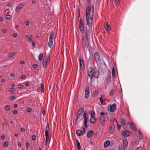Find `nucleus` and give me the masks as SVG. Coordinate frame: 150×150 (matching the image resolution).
Instances as JSON below:
<instances>
[{
  "label": "nucleus",
  "mask_w": 150,
  "mask_h": 150,
  "mask_svg": "<svg viewBox=\"0 0 150 150\" xmlns=\"http://www.w3.org/2000/svg\"><path fill=\"white\" fill-rule=\"evenodd\" d=\"M115 89H113L111 90V92L110 93V95L111 96H112L115 93Z\"/></svg>",
  "instance_id": "nucleus-34"
},
{
  "label": "nucleus",
  "mask_w": 150,
  "mask_h": 150,
  "mask_svg": "<svg viewBox=\"0 0 150 150\" xmlns=\"http://www.w3.org/2000/svg\"><path fill=\"white\" fill-rule=\"evenodd\" d=\"M76 134L78 136H81L82 134V131L79 129H78L76 131Z\"/></svg>",
  "instance_id": "nucleus-29"
},
{
  "label": "nucleus",
  "mask_w": 150,
  "mask_h": 150,
  "mask_svg": "<svg viewBox=\"0 0 150 150\" xmlns=\"http://www.w3.org/2000/svg\"><path fill=\"white\" fill-rule=\"evenodd\" d=\"M25 24L27 25H29V23H29V22L28 21H27L25 22Z\"/></svg>",
  "instance_id": "nucleus-60"
},
{
  "label": "nucleus",
  "mask_w": 150,
  "mask_h": 150,
  "mask_svg": "<svg viewBox=\"0 0 150 150\" xmlns=\"http://www.w3.org/2000/svg\"><path fill=\"white\" fill-rule=\"evenodd\" d=\"M53 44L52 40H49V42L48 43V45L49 47L51 46Z\"/></svg>",
  "instance_id": "nucleus-32"
},
{
  "label": "nucleus",
  "mask_w": 150,
  "mask_h": 150,
  "mask_svg": "<svg viewBox=\"0 0 150 150\" xmlns=\"http://www.w3.org/2000/svg\"><path fill=\"white\" fill-rule=\"evenodd\" d=\"M128 145V142L127 139L126 138H125L123 140V147L125 146L127 147Z\"/></svg>",
  "instance_id": "nucleus-21"
},
{
  "label": "nucleus",
  "mask_w": 150,
  "mask_h": 150,
  "mask_svg": "<svg viewBox=\"0 0 150 150\" xmlns=\"http://www.w3.org/2000/svg\"><path fill=\"white\" fill-rule=\"evenodd\" d=\"M15 55V52H12L11 53L9 54L8 57H12Z\"/></svg>",
  "instance_id": "nucleus-38"
},
{
  "label": "nucleus",
  "mask_w": 150,
  "mask_h": 150,
  "mask_svg": "<svg viewBox=\"0 0 150 150\" xmlns=\"http://www.w3.org/2000/svg\"><path fill=\"white\" fill-rule=\"evenodd\" d=\"M40 91L41 92H44L45 91V89L44 88V86L42 83L40 85Z\"/></svg>",
  "instance_id": "nucleus-36"
},
{
  "label": "nucleus",
  "mask_w": 150,
  "mask_h": 150,
  "mask_svg": "<svg viewBox=\"0 0 150 150\" xmlns=\"http://www.w3.org/2000/svg\"><path fill=\"white\" fill-rule=\"evenodd\" d=\"M6 14H9L10 13V10L9 9H6L5 11Z\"/></svg>",
  "instance_id": "nucleus-45"
},
{
  "label": "nucleus",
  "mask_w": 150,
  "mask_h": 150,
  "mask_svg": "<svg viewBox=\"0 0 150 150\" xmlns=\"http://www.w3.org/2000/svg\"><path fill=\"white\" fill-rule=\"evenodd\" d=\"M83 116L84 119L83 122H87V118L86 117V111L84 112Z\"/></svg>",
  "instance_id": "nucleus-18"
},
{
  "label": "nucleus",
  "mask_w": 150,
  "mask_h": 150,
  "mask_svg": "<svg viewBox=\"0 0 150 150\" xmlns=\"http://www.w3.org/2000/svg\"><path fill=\"white\" fill-rule=\"evenodd\" d=\"M119 150H125L124 147H122V146L119 147L118 148Z\"/></svg>",
  "instance_id": "nucleus-51"
},
{
  "label": "nucleus",
  "mask_w": 150,
  "mask_h": 150,
  "mask_svg": "<svg viewBox=\"0 0 150 150\" xmlns=\"http://www.w3.org/2000/svg\"><path fill=\"white\" fill-rule=\"evenodd\" d=\"M33 37L31 35L30 36V37L28 38V41H31L32 40Z\"/></svg>",
  "instance_id": "nucleus-53"
},
{
  "label": "nucleus",
  "mask_w": 150,
  "mask_h": 150,
  "mask_svg": "<svg viewBox=\"0 0 150 150\" xmlns=\"http://www.w3.org/2000/svg\"><path fill=\"white\" fill-rule=\"evenodd\" d=\"M27 111L29 112H31L32 111V109L30 108H28L27 109Z\"/></svg>",
  "instance_id": "nucleus-50"
},
{
  "label": "nucleus",
  "mask_w": 150,
  "mask_h": 150,
  "mask_svg": "<svg viewBox=\"0 0 150 150\" xmlns=\"http://www.w3.org/2000/svg\"><path fill=\"white\" fill-rule=\"evenodd\" d=\"M127 121L124 118H121L120 119V122L121 124H123V125H125Z\"/></svg>",
  "instance_id": "nucleus-24"
},
{
  "label": "nucleus",
  "mask_w": 150,
  "mask_h": 150,
  "mask_svg": "<svg viewBox=\"0 0 150 150\" xmlns=\"http://www.w3.org/2000/svg\"><path fill=\"white\" fill-rule=\"evenodd\" d=\"M92 28H86V31L84 33V37L85 39L88 40L91 33V32Z\"/></svg>",
  "instance_id": "nucleus-5"
},
{
  "label": "nucleus",
  "mask_w": 150,
  "mask_h": 150,
  "mask_svg": "<svg viewBox=\"0 0 150 150\" xmlns=\"http://www.w3.org/2000/svg\"><path fill=\"white\" fill-rule=\"evenodd\" d=\"M80 66L81 70H83L84 68L83 64L81 65V64H80Z\"/></svg>",
  "instance_id": "nucleus-44"
},
{
  "label": "nucleus",
  "mask_w": 150,
  "mask_h": 150,
  "mask_svg": "<svg viewBox=\"0 0 150 150\" xmlns=\"http://www.w3.org/2000/svg\"><path fill=\"white\" fill-rule=\"evenodd\" d=\"M112 75L113 78L114 79L116 78V76L115 72V69L114 67H113L112 70Z\"/></svg>",
  "instance_id": "nucleus-20"
},
{
  "label": "nucleus",
  "mask_w": 150,
  "mask_h": 150,
  "mask_svg": "<svg viewBox=\"0 0 150 150\" xmlns=\"http://www.w3.org/2000/svg\"><path fill=\"white\" fill-rule=\"evenodd\" d=\"M89 112L92 118L94 117L95 114V112L91 110L89 111Z\"/></svg>",
  "instance_id": "nucleus-31"
},
{
  "label": "nucleus",
  "mask_w": 150,
  "mask_h": 150,
  "mask_svg": "<svg viewBox=\"0 0 150 150\" xmlns=\"http://www.w3.org/2000/svg\"><path fill=\"white\" fill-rule=\"evenodd\" d=\"M128 124L130 125L131 128L134 131H135L137 130V129L135 125L133 123H131L130 122H128Z\"/></svg>",
  "instance_id": "nucleus-16"
},
{
  "label": "nucleus",
  "mask_w": 150,
  "mask_h": 150,
  "mask_svg": "<svg viewBox=\"0 0 150 150\" xmlns=\"http://www.w3.org/2000/svg\"><path fill=\"white\" fill-rule=\"evenodd\" d=\"M76 119L75 120V124L76 125L77 124V122H78V120L80 118V115H79L77 114H76Z\"/></svg>",
  "instance_id": "nucleus-28"
},
{
  "label": "nucleus",
  "mask_w": 150,
  "mask_h": 150,
  "mask_svg": "<svg viewBox=\"0 0 150 150\" xmlns=\"http://www.w3.org/2000/svg\"><path fill=\"white\" fill-rule=\"evenodd\" d=\"M116 106V104L115 103H113L112 105H110V111L111 112H114Z\"/></svg>",
  "instance_id": "nucleus-17"
},
{
  "label": "nucleus",
  "mask_w": 150,
  "mask_h": 150,
  "mask_svg": "<svg viewBox=\"0 0 150 150\" xmlns=\"http://www.w3.org/2000/svg\"><path fill=\"white\" fill-rule=\"evenodd\" d=\"M90 122L91 123L94 124L96 121V120L95 117H94L93 118L91 117L90 119Z\"/></svg>",
  "instance_id": "nucleus-22"
},
{
  "label": "nucleus",
  "mask_w": 150,
  "mask_h": 150,
  "mask_svg": "<svg viewBox=\"0 0 150 150\" xmlns=\"http://www.w3.org/2000/svg\"><path fill=\"white\" fill-rule=\"evenodd\" d=\"M88 3L91 5V6L87 7L86 9V18L87 28H92L93 16L94 12V6L95 1L94 0H87Z\"/></svg>",
  "instance_id": "nucleus-1"
},
{
  "label": "nucleus",
  "mask_w": 150,
  "mask_h": 150,
  "mask_svg": "<svg viewBox=\"0 0 150 150\" xmlns=\"http://www.w3.org/2000/svg\"><path fill=\"white\" fill-rule=\"evenodd\" d=\"M76 146H77V149L78 150H81V147L80 146V143L78 139H77L76 140Z\"/></svg>",
  "instance_id": "nucleus-23"
},
{
  "label": "nucleus",
  "mask_w": 150,
  "mask_h": 150,
  "mask_svg": "<svg viewBox=\"0 0 150 150\" xmlns=\"http://www.w3.org/2000/svg\"><path fill=\"white\" fill-rule=\"evenodd\" d=\"M43 53L40 54L39 56L38 60L40 61H41L42 60V58L43 57Z\"/></svg>",
  "instance_id": "nucleus-33"
},
{
  "label": "nucleus",
  "mask_w": 150,
  "mask_h": 150,
  "mask_svg": "<svg viewBox=\"0 0 150 150\" xmlns=\"http://www.w3.org/2000/svg\"><path fill=\"white\" fill-rule=\"evenodd\" d=\"M85 98L86 99L88 98L90 94L89 88V86L86 87V89L85 90Z\"/></svg>",
  "instance_id": "nucleus-9"
},
{
  "label": "nucleus",
  "mask_w": 150,
  "mask_h": 150,
  "mask_svg": "<svg viewBox=\"0 0 150 150\" xmlns=\"http://www.w3.org/2000/svg\"><path fill=\"white\" fill-rule=\"evenodd\" d=\"M25 4V3L24 2H22L18 4L15 10L16 12V13L18 12L19 9L23 7Z\"/></svg>",
  "instance_id": "nucleus-8"
},
{
  "label": "nucleus",
  "mask_w": 150,
  "mask_h": 150,
  "mask_svg": "<svg viewBox=\"0 0 150 150\" xmlns=\"http://www.w3.org/2000/svg\"><path fill=\"white\" fill-rule=\"evenodd\" d=\"M32 46H33V47H35V43L34 42H32Z\"/></svg>",
  "instance_id": "nucleus-62"
},
{
  "label": "nucleus",
  "mask_w": 150,
  "mask_h": 150,
  "mask_svg": "<svg viewBox=\"0 0 150 150\" xmlns=\"http://www.w3.org/2000/svg\"><path fill=\"white\" fill-rule=\"evenodd\" d=\"M94 134V131L92 130H90L87 132L86 135L88 138H90L92 137Z\"/></svg>",
  "instance_id": "nucleus-14"
},
{
  "label": "nucleus",
  "mask_w": 150,
  "mask_h": 150,
  "mask_svg": "<svg viewBox=\"0 0 150 150\" xmlns=\"http://www.w3.org/2000/svg\"><path fill=\"white\" fill-rule=\"evenodd\" d=\"M81 46L83 51H85L86 48H88L89 47V43L88 40L85 39L84 36L82 35V36Z\"/></svg>",
  "instance_id": "nucleus-3"
},
{
  "label": "nucleus",
  "mask_w": 150,
  "mask_h": 150,
  "mask_svg": "<svg viewBox=\"0 0 150 150\" xmlns=\"http://www.w3.org/2000/svg\"><path fill=\"white\" fill-rule=\"evenodd\" d=\"M100 115H101V116H102L105 115V113L103 112H102L100 113Z\"/></svg>",
  "instance_id": "nucleus-57"
},
{
  "label": "nucleus",
  "mask_w": 150,
  "mask_h": 150,
  "mask_svg": "<svg viewBox=\"0 0 150 150\" xmlns=\"http://www.w3.org/2000/svg\"><path fill=\"white\" fill-rule=\"evenodd\" d=\"M50 132V128L49 127L48 124H47V126L46 127L45 131V137H47V135H48L49 134Z\"/></svg>",
  "instance_id": "nucleus-15"
},
{
  "label": "nucleus",
  "mask_w": 150,
  "mask_h": 150,
  "mask_svg": "<svg viewBox=\"0 0 150 150\" xmlns=\"http://www.w3.org/2000/svg\"><path fill=\"white\" fill-rule=\"evenodd\" d=\"M10 108V106L9 105H7L5 106V110L6 111L9 110Z\"/></svg>",
  "instance_id": "nucleus-37"
},
{
  "label": "nucleus",
  "mask_w": 150,
  "mask_h": 150,
  "mask_svg": "<svg viewBox=\"0 0 150 150\" xmlns=\"http://www.w3.org/2000/svg\"><path fill=\"white\" fill-rule=\"evenodd\" d=\"M18 88L20 89H22L23 88V86L21 85H19L18 86Z\"/></svg>",
  "instance_id": "nucleus-52"
},
{
  "label": "nucleus",
  "mask_w": 150,
  "mask_h": 150,
  "mask_svg": "<svg viewBox=\"0 0 150 150\" xmlns=\"http://www.w3.org/2000/svg\"><path fill=\"white\" fill-rule=\"evenodd\" d=\"M132 134V133L130 131L125 130L122 132L121 135L122 136L127 137L130 135Z\"/></svg>",
  "instance_id": "nucleus-7"
},
{
  "label": "nucleus",
  "mask_w": 150,
  "mask_h": 150,
  "mask_svg": "<svg viewBox=\"0 0 150 150\" xmlns=\"http://www.w3.org/2000/svg\"><path fill=\"white\" fill-rule=\"evenodd\" d=\"M50 57L49 56H45L42 61V66L44 68H47L50 62Z\"/></svg>",
  "instance_id": "nucleus-4"
},
{
  "label": "nucleus",
  "mask_w": 150,
  "mask_h": 150,
  "mask_svg": "<svg viewBox=\"0 0 150 150\" xmlns=\"http://www.w3.org/2000/svg\"><path fill=\"white\" fill-rule=\"evenodd\" d=\"M84 108H82L79 109L77 112L76 114H77L79 115H81L82 113L84 112Z\"/></svg>",
  "instance_id": "nucleus-19"
},
{
  "label": "nucleus",
  "mask_w": 150,
  "mask_h": 150,
  "mask_svg": "<svg viewBox=\"0 0 150 150\" xmlns=\"http://www.w3.org/2000/svg\"><path fill=\"white\" fill-rule=\"evenodd\" d=\"M95 60L96 62H99L100 60V55L98 52H96L94 54Z\"/></svg>",
  "instance_id": "nucleus-10"
},
{
  "label": "nucleus",
  "mask_w": 150,
  "mask_h": 150,
  "mask_svg": "<svg viewBox=\"0 0 150 150\" xmlns=\"http://www.w3.org/2000/svg\"><path fill=\"white\" fill-rule=\"evenodd\" d=\"M26 77V76L25 75H22L21 76V78L22 79H25Z\"/></svg>",
  "instance_id": "nucleus-54"
},
{
  "label": "nucleus",
  "mask_w": 150,
  "mask_h": 150,
  "mask_svg": "<svg viewBox=\"0 0 150 150\" xmlns=\"http://www.w3.org/2000/svg\"><path fill=\"white\" fill-rule=\"evenodd\" d=\"M26 149L28 150L29 148V147L30 145V144L28 142V141H27L26 142Z\"/></svg>",
  "instance_id": "nucleus-40"
},
{
  "label": "nucleus",
  "mask_w": 150,
  "mask_h": 150,
  "mask_svg": "<svg viewBox=\"0 0 150 150\" xmlns=\"http://www.w3.org/2000/svg\"><path fill=\"white\" fill-rule=\"evenodd\" d=\"M117 129L120 130L121 129V126L120 125H118V126H117Z\"/></svg>",
  "instance_id": "nucleus-59"
},
{
  "label": "nucleus",
  "mask_w": 150,
  "mask_h": 150,
  "mask_svg": "<svg viewBox=\"0 0 150 150\" xmlns=\"http://www.w3.org/2000/svg\"><path fill=\"white\" fill-rule=\"evenodd\" d=\"M85 128L83 127V131H82V134L83 133H85L86 132V131L85 129Z\"/></svg>",
  "instance_id": "nucleus-56"
},
{
  "label": "nucleus",
  "mask_w": 150,
  "mask_h": 150,
  "mask_svg": "<svg viewBox=\"0 0 150 150\" xmlns=\"http://www.w3.org/2000/svg\"><path fill=\"white\" fill-rule=\"evenodd\" d=\"M13 113L14 114H16L17 113V111L16 110H14L13 111Z\"/></svg>",
  "instance_id": "nucleus-63"
},
{
  "label": "nucleus",
  "mask_w": 150,
  "mask_h": 150,
  "mask_svg": "<svg viewBox=\"0 0 150 150\" xmlns=\"http://www.w3.org/2000/svg\"><path fill=\"white\" fill-rule=\"evenodd\" d=\"M5 18L7 20L9 19L10 18V15H6Z\"/></svg>",
  "instance_id": "nucleus-49"
},
{
  "label": "nucleus",
  "mask_w": 150,
  "mask_h": 150,
  "mask_svg": "<svg viewBox=\"0 0 150 150\" xmlns=\"http://www.w3.org/2000/svg\"><path fill=\"white\" fill-rule=\"evenodd\" d=\"M15 89L13 88V87H12L9 89L11 91H13L15 90Z\"/></svg>",
  "instance_id": "nucleus-58"
},
{
  "label": "nucleus",
  "mask_w": 150,
  "mask_h": 150,
  "mask_svg": "<svg viewBox=\"0 0 150 150\" xmlns=\"http://www.w3.org/2000/svg\"><path fill=\"white\" fill-rule=\"evenodd\" d=\"M115 127L114 124L110 125L109 127V132L110 134H113L114 132Z\"/></svg>",
  "instance_id": "nucleus-12"
},
{
  "label": "nucleus",
  "mask_w": 150,
  "mask_h": 150,
  "mask_svg": "<svg viewBox=\"0 0 150 150\" xmlns=\"http://www.w3.org/2000/svg\"><path fill=\"white\" fill-rule=\"evenodd\" d=\"M135 150H142V149L141 147H139L136 148Z\"/></svg>",
  "instance_id": "nucleus-64"
},
{
  "label": "nucleus",
  "mask_w": 150,
  "mask_h": 150,
  "mask_svg": "<svg viewBox=\"0 0 150 150\" xmlns=\"http://www.w3.org/2000/svg\"><path fill=\"white\" fill-rule=\"evenodd\" d=\"M46 137V140L47 141H49V142H50V139L51 138V137H50V136H49V135H47V137Z\"/></svg>",
  "instance_id": "nucleus-39"
},
{
  "label": "nucleus",
  "mask_w": 150,
  "mask_h": 150,
  "mask_svg": "<svg viewBox=\"0 0 150 150\" xmlns=\"http://www.w3.org/2000/svg\"><path fill=\"white\" fill-rule=\"evenodd\" d=\"M87 74L90 78V83H91L94 81L93 78L94 77L98 78L99 76V71L98 70H97L95 67H89L87 69Z\"/></svg>",
  "instance_id": "nucleus-2"
},
{
  "label": "nucleus",
  "mask_w": 150,
  "mask_h": 150,
  "mask_svg": "<svg viewBox=\"0 0 150 150\" xmlns=\"http://www.w3.org/2000/svg\"><path fill=\"white\" fill-rule=\"evenodd\" d=\"M79 61L80 62V64H81V65L83 64V61L82 59L80 58H79Z\"/></svg>",
  "instance_id": "nucleus-42"
},
{
  "label": "nucleus",
  "mask_w": 150,
  "mask_h": 150,
  "mask_svg": "<svg viewBox=\"0 0 150 150\" xmlns=\"http://www.w3.org/2000/svg\"><path fill=\"white\" fill-rule=\"evenodd\" d=\"M99 121L100 123L102 125H104V122L105 121V120L104 119H102L101 118L99 119Z\"/></svg>",
  "instance_id": "nucleus-35"
},
{
  "label": "nucleus",
  "mask_w": 150,
  "mask_h": 150,
  "mask_svg": "<svg viewBox=\"0 0 150 150\" xmlns=\"http://www.w3.org/2000/svg\"><path fill=\"white\" fill-rule=\"evenodd\" d=\"M93 56H91L90 55V56L89 58H88V59L87 60L88 63H92L93 62Z\"/></svg>",
  "instance_id": "nucleus-27"
},
{
  "label": "nucleus",
  "mask_w": 150,
  "mask_h": 150,
  "mask_svg": "<svg viewBox=\"0 0 150 150\" xmlns=\"http://www.w3.org/2000/svg\"><path fill=\"white\" fill-rule=\"evenodd\" d=\"M110 142L109 140H107L105 142L104 144V148H106L110 144Z\"/></svg>",
  "instance_id": "nucleus-26"
},
{
  "label": "nucleus",
  "mask_w": 150,
  "mask_h": 150,
  "mask_svg": "<svg viewBox=\"0 0 150 150\" xmlns=\"http://www.w3.org/2000/svg\"><path fill=\"white\" fill-rule=\"evenodd\" d=\"M138 132H139V134L138 135V136L139 137V139H141V137H142V135L141 132L140 130H139L138 131Z\"/></svg>",
  "instance_id": "nucleus-41"
},
{
  "label": "nucleus",
  "mask_w": 150,
  "mask_h": 150,
  "mask_svg": "<svg viewBox=\"0 0 150 150\" xmlns=\"http://www.w3.org/2000/svg\"><path fill=\"white\" fill-rule=\"evenodd\" d=\"M54 36V33L53 31H52L50 34V36L49 37V40H53V38Z\"/></svg>",
  "instance_id": "nucleus-30"
},
{
  "label": "nucleus",
  "mask_w": 150,
  "mask_h": 150,
  "mask_svg": "<svg viewBox=\"0 0 150 150\" xmlns=\"http://www.w3.org/2000/svg\"><path fill=\"white\" fill-rule=\"evenodd\" d=\"M79 28L80 32L82 33H83L84 32V25L83 20L82 18L80 19Z\"/></svg>",
  "instance_id": "nucleus-6"
},
{
  "label": "nucleus",
  "mask_w": 150,
  "mask_h": 150,
  "mask_svg": "<svg viewBox=\"0 0 150 150\" xmlns=\"http://www.w3.org/2000/svg\"><path fill=\"white\" fill-rule=\"evenodd\" d=\"M101 96H102L101 97H100V98H99V100H100V102H101V103H102L103 101V98H102V97L103 96V95H102Z\"/></svg>",
  "instance_id": "nucleus-46"
},
{
  "label": "nucleus",
  "mask_w": 150,
  "mask_h": 150,
  "mask_svg": "<svg viewBox=\"0 0 150 150\" xmlns=\"http://www.w3.org/2000/svg\"><path fill=\"white\" fill-rule=\"evenodd\" d=\"M106 80L107 82L106 84H109L111 82V74L110 72L108 73Z\"/></svg>",
  "instance_id": "nucleus-11"
},
{
  "label": "nucleus",
  "mask_w": 150,
  "mask_h": 150,
  "mask_svg": "<svg viewBox=\"0 0 150 150\" xmlns=\"http://www.w3.org/2000/svg\"><path fill=\"white\" fill-rule=\"evenodd\" d=\"M111 26L108 22H106L105 26V29L107 32L109 33L110 30Z\"/></svg>",
  "instance_id": "nucleus-13"
},
{
  "label": "nucleus",
  "mask_w": 150,
  "mask_h": 150,
  "mask_svg": "<svg viewBox=\"0 0 150 150\" xmlns=\"http://www.w3.org/2000/svg\"><path fill=\"white\" fill-rule=\"evenodd\" d=\"M16 97L15 96H11L10 98V99L11 100H13L16 98Z\"/></svg>",
  "instance_id": "nucleus-55"
},
{
  "label": "nucleus",
  "mask_w": 150,
  "mask_h": 150,
  "mask_svg": "<svg viewBox=\"0 0 150 150\" xmlns=\"http://www.w3.org/2000/svg\"><path fill=\"white\" fill-rule=\"evenodd\" d=\"M85 128L86 129H87L88 128V126L87 125V122H83Z\"/></svg>",
  "instance_id": "nucleus-47"
},
{
  "label": "nucleus",
  "mask_w": 150,
  "mask_h": 150,
  "mask_svg": "<svg viewBox=\"0 0 150 150\" xmlns=\"http://www.w3.org/2000/svg\"><path fill=\"white\" fill-rule=\"evenodd\" d=\"M8 145V142H4L3 144V146L4 147L7 146Z\"/></svg>",
  "instance_id": "nucleus-43"
},
{
  "label": "nucleus",
  "mask_w": 150,
  "mask_h": 150,
  "mask_svg": "<svg viewBox=\"0 0 150 150\" xmlns=\"http://www.w3.org/2000/svg\"><path fill=\"white\" fill-rule=\"evenodd\" d=\"M36 136L35 135H33L32 136V139L33 140H35L36 139Z\"/></svg>",
  "instance_id": "nucleus-48"
},
{
  "label": "nucleus",
  "mask_w": 150,
  "mask_h": 150,
  "mask_svg": "<svg viewBox=\"0 0 150 150\" xmlns=\"http://www.w3.org/2000/svg\"><path fill=\"white\" fill-rule=\"evenodd\" d=\"M99 93V92L97 90H95L93 93L92 96V97H96L98 94Z\"/></svg>",
  "instance_id": "nucleus-25"
},
{
  "label": "nucleus",
  "mask_w": 150,
  "mask_h": 150,
  "mask_svg": "<svg viewBox=\"0 0 150 150\" xmlns=\"http://www.w3.org/2000/svg\"><path fill=\"white\" fill-rule=\"evenodd\" d=\"M33 67L34 68H36L38 67V65L35 64H34L33 65Z\"/></svg>",
  "instance_id": "nucleus-61"
}]
</instances>
